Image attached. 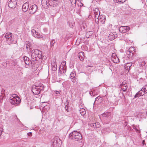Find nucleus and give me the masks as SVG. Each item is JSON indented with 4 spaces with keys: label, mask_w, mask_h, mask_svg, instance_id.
I'll use <instances>...</instances> for the list:
<instances>
[{
    "label": "nucleus",
    "mask_w": 147,
    "mask_h": 147,
    "mask_svg": "<svg viewBox=\"0 0 147 147\" xmlns=\"http://www.w3.org/2000/svg\"><path fill=\"white\" fill-rule=\"evenodd\" d=\"M55 40L53 39L50 42V46L51 48L54 46V44L55 43Z\"/></svg>",
    "instance_id": "e433bc0d"
},
{
    "label": "nucleus",
    "mask_w": 147,
    "mask_h": 147,
    "mask_svg": "<svg viewBox=\"0 0 147 147\" xmlns=\"http://www.w3.org/2000/svg\"><path fill=\"white\" fill-rule=\"evenodd\" d=\"M69 138L72 139L76 141H82V134L79 132L74 131L70 133L69 136Z\"/></svg>",
    "instance_id": "f257e3e1"
},
{
    "label": "nucleus",
    "mask_w": 147,
    "mask_h": 147,
    "mask_svg": "<svg viewBox=\"0 0 147 147\" xmlns=\"http://www.w3.org/2000/svg\"><path fill=\"white\" fill-rule=\"evenodd\" d=\"M14 119H16L17 120H18V119L17 118V116L16 115H15L13 116Z\"/></svg>",
    "instance_id": "8fccbe9b"
},
{
    "label": "nucleus",
    "mask_w": 147,
    "mask_h": 147,
    "mask_svg": "<svg viewBox=\"0 0 147 147\" xmlns=\"http://www.w3.org/2000/svg\"><path fill=\"white\" fill-rule=\"evenodd\" d=\"M60 92L59 91H54L53 92H55L56 94H60Z\"/></svg>",
    "instance_id": "a18cd8bd"
},
{
    "label": "nucleus",
    "mask_w": 147,
    "mask_h": 147,
    "mask_svg": "<svg viewBox=\"0 0 147 147\" xmlns=\"http://www.w3.org/2000/svg\"><path fill=\"white\" fill-rule=\"evenodd\" d=\"M1 99V97H0V99Z\"/></svg>",
    "instance_id": "69168bd1"
},
{
    "label": "nucleus",
    "mask_w": 147,
    "mask_h": 147,
    "mask_svg": "<svg viewBox=\"0 0 147 147\" xmlns=\"http://www.w3.org/2000/svg\"><path fill=\"white\" fill-rule=\"evenodd\" d=\"M65 66L66 65V61H65ZM65 70H66V69H65Z\"/></svg>",
    "instance_id": "6e6d98bb"
},
{
    "label": "nucleus",
    "mask_w": 147,
    "mask_h": 147,
    "mask_svg": "<svg viewBox=\"0 0 147 147\" xmlns=\"http://www.w3.org/2000/svg\"><path fill=\"white\" fill-rule=\"evenodd\" d=\"M27 135L29 136H32V133L31 132L28 133H27Z\"/></svg>",
    "instance_id": "3c124183"
},
{
    "label": "nucleus",
    "mask_w": 147,
    "mask_h": 147,
    "mask_svg": "<svg viewBox=\"0 0 147 147\" xmlns=\"http://www.w3.org/2000/svg\"><path fill=\"white\" fill-rule=\"evenodd\" d=\"M32 36L36 38H42V36L40 35L39 33L34 29H33L32 30Z\"/></svg>",
    "instance_id": "9d476101"
},
{
    "label": "nucleus",
    "mask_w": 147,
    "mask_h": 147,
    "mask_svg": "<svg viewBox=\"0 0 147 147\" xmlns=\"http://www.w3.org/2000/svg\"><path fill=\"white\" fill-rule=\"evenodd\" d=\"M130 29L129 26H121L119 27V32L122 33H124L128 31Z\"/></svg>",
    "instance_id": "6e6552de"
},
{
    "label": "nucleus",
    "mask_w": 147,
    "mask_h": 147,
    "mask_svg": "<svg viewBox=\"0 0 147 147\" xmlns=\"http://www.w3.org/2000/svg\"><path fill=\"white\" fill-rule=\"evenodd\" d=\"M112 61L114 63H118L119 61V60L117 56L115 55V53H113L111 57Z\"/></svg>",
    "instance_id": "ddd939ff"
},
{
    "label": "nucleus",
    "mask_w": 147,
    "mask_h": 147,
    "mask_svg": "<svg viewBox=\"0 0 147 147\" xmlns=\"http://www.w3.org/2000/svg\"><path fill=\"white\" fill-rule=\"evenodd\" d=\"M64 61H63L61 63L59 67V71L61 74H62L64 73V65H63Z\"/></svg>",
    "instance_id": "6ab92c4d"
},
{
    "label": "nucleus",
    "mask_w": 147,
    "mask_h": 147,
    "mask_svg": "<svg viewBox=\"0 0 147 147\" xmlns=\"http://www.w3.org/2000/svg\"><path fill=\"white\" fill-rule=\"evenodd\" d=\"M126 0H113L115 3H121L125 2Z\"/></svg>",
    "instance_id": "473e14b6"
},
{
    "label": "nucleus",
    "mask_w": 147,
    "mask_h": 147,
    "mask_svg": "<svg viewBox=\"0 0 147 147\" xmlns=\"http://www.w3.org/2000/svg\"><path fill=\"white\" fill-rule=\"evenodd\" d=\"M23 59L26 64L27 65H29L30 62L29 61V58L26 56H24L23 57Z\"/></svg>",
    "instance_id": "a878e982"
},
{
    "label": "nucleus",
    "mask_w": 147,
    "mask_h": 147,
    "mask_svg": "<svg viewBox=\"0 0 147 147\" xmlns=\"http://www.w3.org/2000/svg\"><path fill=\"white\" fill-rule=\"evenodd\" d=\"M62 141L57 136L55 137L51 141V147H60Z\"/></svg>",
    "instance_id": "39448f33"
},
{
    "label": "nucleus",
    "mask_w": 147,
    "mask_h": 147,
    "mask_svg": "<svg viewBox=\"0 0 147 147\" xmlns=\"http://www.w3.org/2000/svg\"><path fill=\"white\" fill-rule=\"evenodd\" d=\"M140 95L139 94L138 92H137L136 94L134 96V98H139V97L140 96Z\"/></svg>",
    "instance_id": "79ce46f5"
},
{
    "label": "nucleus",
    "mask_w": 147,
    "mask_h": 147,
    "mask_svg": "<svg viewBox=\"0 0 147 147\" xmlns=\"http://www.w3.org/2000/svg\"><path fill=\"white\" fill-rule=\"evenodd\" d=\"M67 24L70 28H73L74 27V22L73 21V20L71 19V20H67Z\"/></svg>",
    "instance_id": "4be33fe9"
},
{
    "label": "nucleus",
    "mask_w": 147,
    "mask_h": 147,
    "mask_svg": "<svg viewBox=\"0 0 147 147\" xmlns=\"http://www.w3.org/2000/svg\"><path fill=\"white\" fill-rule=\"evenodd\" d=\"M93 32L92 31H89L86 33V37L89 38L93 34Z\"/></svg>",
    "instance_id": "c756f323"
},
{
    "label": "nucleus",
    "mask_w": 147,
    "mask_h": 147,
    "mask_svg": "<svg viewBox=\"0 0 147 147\" xmlns=\"http://www.w3.org/2000/svg\"><path fill=\"white\" fill-rule=\"evenodd\" d=\"M132 127L133 128L135 129L136 132H137L138 133H140V130H139L136 127V126L135 125L133 124L132 125Z\"/></svg>",
    "instance_id": "f704fd0d"
},
{
    "label": "nucleus",
    "mask_w": 147,
    "mask_h": 147,
    "mask_svg": "<svg viewBox=\"0 0 147 147\" xmlns=\"http://www.w3.org/2000/svg\"><path fill=\"white\" fill-rule=\"evenodd\" d=\"M80 113L82 116H84V115L86 114V110L84 109H80Z\"/></svg>",
    "instance_id": "2f4dec72"
},
{
    "label": "nucleus",
    "mask_w": 147,
    "mask_h": 147,
    "mask_svg": "<svg viewBox=\"0 0 147 147\" xmlns=\"http://www.w3.org/2000/svg\"><path fill=\"white\" fill-rule=\"evenodd\" d=\"M95 123H91L89 124L90 126L93 128H95L96 127H95Z\"/></svg>",
    "instance_id": "c03bdc74"
},
{
    "label": "nucleus",
    "mask_w": 147,
    "mask_h": 147,
    "mask_svg": "<svg viewBox=\"0 0 147 147\" xmlns=\"http://www.w3.org/2000/svg\"><path fill=\"white\" fill-rule=\"evenodd\" d=\"M94 12L95 16V18H97L98 19V21L97 22H98V18H99L100 15V12L98 8H96L94 10Z\"/></svg>",
    "instance_id": "dca6fc26"
},
{
    "label": "nucleus",
    "mask_w": 147,
    "mask_h": 147,
    "mask_svg": "<svg viewBox=\"0 0 147 147\" xmlns=\"http://www.w3.org/2000/svg\"><path fill=\"white\" fill-rule=\"evenodd\" d=\"M71 79L72 81L73 82H76V78L75 77L73 78H71Z\"/></svg>",
    "instance_id": "de8ad7c7"
},
{
    "label": "nucleus",
    "mask_w": 147,
    "mask_h": 147,
    "mask_svg": "<svg viewBox=\"0 0 147 147\" xmlns=\"http://www.w3.org/2000/svg\"><path fill=\"white\" fill-rule=\"evenodd\" d=\"M78 56L80 60L82 61L84 60V59L86 58L83 52L81 51L78 54Z\"/></svg>",
    "instance_id": "4468645a"
},
{
    "label": "nucleus",
    "mask_w": 147,
    "mask_h": 147,
    "mask_svg": "<svg viewBox=\"0 0 147 147\" xmlns=\"http://www.w3.org/2000/svg\"><path fill=\"white\" fill-rule=\"evenodd\" d=\"M89 94L91 96H93L97 94L96 90L94 89L91 90L89 92Z\"/></svg>",
    "instance_id": "bb28decb"
},
{
    "label": "nucleus",
    "mask_w": 147,
    "mask_h": 147,
    "mask_svg": "<svg viewBox=\"0 0 147 147\" xmlns=\"http://www.w3.org/2000/svg\"><path fill=\"white\" fill-rule=\"evenodd\" d=\"M31 52V57L32 60L34 61L37 60L36 54L40 53V51L38 49H33L30 51Z\"/></svg>",
    "instance_id": "0eeeda50"
},
{
    "label": "nucleus",
    "mask_w": 147,
    "mask_h": 147,
    "mask_svg": "<svg viewBox=\"0 0 147 147\" xmlns=\"http://www.w3.org/2000/svg\"><path fill=\"white\" fill-rule=\"evenodd\" d=\"M125 85V86H127L126 82L123 81L122 83L120 84L119 87H123V86H124Z\"/></svg>",
    "instance_id": "ea45409f"
},
{
    "label": "nucleus",
    "mask_w": 147,
    "mask_h": 147,
    "mask_svg": "<svg viewBox=\"0 0 147 147\" xmlns=\"http://www.w3.org/2000/svg\"><path fill=\"white\" fill-rule=\"evenodd\" d=\"M128 87V86H125V85L124 86H123V87H120V91L122 90L123 92H125L127 90Z\"/></svg>",
    "instance_id": "c85d7f7f"
},
{
    "label": "nucleus",
    "mask_w": 147,
    "mask_h": 147,
    "mask_svg": "<svg viewBox=\"0 0 147 147\" xmlns=\"http://www.w3.org/2000/svg\"><path fill=\"white\" fill-rule=\"evenodd\" d=\"M134 50V48L131 47L127 51H126L125 58L127 60H130L134 59V54L133 51Z\"/></svg>",
    "instance_id": "20e7f679"
},
{
    "label": "nucleus",
    "mask_w": 147,
    "mask_h": 147,
    "mask_svg": "<svg viewBox=\"0 0 147 147\" xmlns=\"http://www.w3.org/2000/svg\"><path fill=\"white\" fill-rule=\"evenodd\" d=\"M106 97V95H105V96H104V98H105V97Z\"/></svg>",
    "instance_id": "bf43d9fd"
},
{
    "label": "nucleus",
    "mask_w": 147,
    "mask_h": 147,
    "mask_svg": "<svg viewBox=\"0 0 147 147\" xmlns=\"http://www.w3.org/2000/svg\"><path fill=\"white\" fill-rule=\"evenodd\" d=\"M138 92L141 96L144 95V93H145V92H144L142 88Z\"/></svg>",
    "instance_id": "4c0bfd02"
},
{
    "label": "nucleus",
    "mask_w": 147,
    "mask_h": 147,
    "mask_svg": "<svg viewBox=\"0 0 147 147\" xmlns=\"http://www.w3.org/2000/svg\"><path fill=\"white\" fill-rule=\"evenodd\" d=\"M29 8L28 3H25L22 6L23 11L25 12L27 11Z\"/></svg>",
    "instance_id": "aec40b11"
},
{
    "label": "nucleus",
    "mask_w": 147,
    "mask_h": 147,
    "mask_svg": "<svg viewBox=\"0 0 147 147\" xmlns=\"http://www.w3.org/2000/svg\"><path fill=\"white\" fill-rule=\"evenodd\" d=\"M44 88L43 84H40L38 86L33 85L31 91L35 95H38L40 93V91L43 90Z\"/></svg>",
    "instance_id": "7ed1b4c3"
},
{
    "label": "nucleus",
    "mask_w": 147,
    "mask_h": 147,
    "mask_svg": "<svg viewBox=\"0 0 147 147\" xmlns=\"http://www.w3.org/2000/svg\"><path fill=\"white\" fill-rule=\"evenodd\" d=\"M51 64L52 66H53L55 68V67H56L57 66V64L56 63V61L55 59H53L52 62L51 63Z\"/></svg>",
    "instance_id": "c9c22d12"
},
{
    "label": "nucleus",
    "mask_w": 147,
    "mask_h": 147,
    "mask_svg": "<svg viewBox=\"0 0 147 147\" xmlns=\"http://www.w3.org/2000/svg\"><path fill=\"white\" fill-rule=\"evenodd\" d=\"M26 49L27 51L29 53L31 51V44L28 41H27L26 42Z\"/></svg>",
    "instance_id": "f3484780"
},
{
    "label": "nucleus",
    "mask_w": 147,
    "mask_h": 147,
    "mask_svg": "<svg viewBox=\"0 0 147 147\" xmlns=\"http://www.w3.org/2000/svg\"><path fill=\"white\" fill-rule=\"evenodd\" d=\"M69 115V114H68L67 115Z\"/></svg>",
    "instance_id": "0e129e2a"
},
{
    "label": "nucleus",
    "mask_w": 147,
    "mask_h": 147,
    "mask_svg": "<svg viewBox=\"0 0 147 147\" xmlns=\"http://www.w3.org/2000/svg\"><path fill=\"white\" fill-rule=\"evenodd\" d=\"M122 97H121V98L123 100L124 99H125V96L124 94L123 93H122Z\"/></svg>",
    "instance_id": "49530a36"
},
{
    "label": "nucleus",
    "mask_w": 147,
    "mask_h": 147,
    "mask_svg": "<svg viewBox=\"0 0 147 147\" xmlns=\"http://www.w3.org/2000/svg\"><path fill=\"white\" fill-rule=\"evenodd\" d=\"M76 76V74H74V73H71L70 75V78H74Z\"/></svg>",
    "instance_id": "a19ab883"
},
{
    "label": "nucleus",
    "mask_w": 147,
    "mask_h": 147,
    "mask_svg": "<svg viewBox=\"0 0 147 147\" xmlns=\"http://www.w3.org/2000/svg\"><path fill=\"white\" fill-rule=\"evenodd\" d=\"M44 106V107H43V110H44L45 109V106H44V105H43ZM46 109H47V108H46Z\"/></svg>",
    "instance_id": "5fc2aeb1"
},
{
    "label": "nucleus",
    "mask_w": 147,
    "mask_h": 147,
    "mask_svg": "<svg viewBox=\"0 0 147 147\" xmlns=\"http://www.w3.org/2000/svg\"><path fill=\"white\" fill-rule=\"evenodd\" d=\"M62 84L63 85V83Z\"/></svg>",
    "instance_id": "e2e57ef3"
},
{
    "label": "nucleus",
    "mask_w": 147,
    "mask_h": 147,
    "mask_svg": "<svg viewBox=\"0 0 147 147\" xmlns=\"http://www.w3.org/2000/svg\"><path fill=\"white\" fill-rule=\"evenodd\" d=\"M17 0H11L8 3V5L10 8H15L16 5Z\"/></svg>",
    "instance_id": "9b49d317"
},
{
    "label": "nucleus",
    "mask_w": 147,
    "mask_h": 147,
    "mask_svg": "<svg viewBox=\"0 0 147 147\" xmlns=\"http://www.w3.org/2000/svg\"><path fill=\"white\" fill-rule=\"evenodd\" d=\"M20 99L16 94H13L9 99V101L12 105H17L19 103Z\"/></svg>",
    "instance_id": "f03ea898"
},
{
    "label": "nucleus",
    "mask_w": 147,
    "mask_h": 147,
    "mask_svg": "<svg viewBox=\"0 0 147 147\" xmlns=\"http://www.w3.org/2000/svg\"><path fill=\"white\" fill-rule=\"evenodd\" d=\"M67 101L66 102H67V103H68V102H67Z\"/></svg>",
    "instance_id": "052dcab7"
},
{
    "label": "nucleus",
    "mask_w": 147,
    "mask_h": 147,
    "mask_svg": "<svg viewBox=\"0 0 147 147\" xmlns=\"http://www.w3.org/2000/svg\"><path fill=\"white\" fill-rule=\"evenodd\" d=\"M102 117L106 118H107L111 115L110 112L104 113L102 114Z\"/></svg>",
    "instance_id": "7c9ffc66"
},
{
    "label": "nucleus",
    "mask_w": 147,
    "mask_h": 147,
    "mask_svg": "<svg viewBox=\"0 0 147 147\" xmlns=\"http://www.w3.org/2000/svg\"><path fill=\"white\" fill-rule=\"evenodd\" d=\"M147 65V63L144 61H143L139 63V66L142 68V67H145Z\"/></svg>",
    "instance_id": "412c9836"
},
{
    "label": "nucleus",
    "mask_w": 147,
    "mask_h": 147,
    "mask_svg": "<svg viewBox=\"0 0 147 147\" xmlns=\"http://www.w3.org/2000/svg\"><path fill=\"white\" fill-rule=\"evenodd\" d=\"M115 137H117L116 135Z\"/></svg>",
    "instance_id": "338daca9"
},
{
    "label": "nucleus",
    "mask_w": 147,
    "mask_h": 147,
    "mask_svg": "<svg viewBox=\"0 0 147 147\" xmlns=\"http://www.w3.org/2000/svg\"><path fill=\"white\" fill-rule=\"evenodd\" d=\"M102 99H103V98L101 97H100V96H98L97 97H96L95 99V101L93 104V105H94L93 107L94 108V104H95V103L97 101L99 103L102 100Z\"/></svg>",
    "instance_id": "393cba45"
},
{
    "label": "nucleus",
    "mask_w": 147,
    "mask_h": 147,
    "mask_svg": "<svg viewBox=\"0 0 147 147\" xmlns=\"http://www.w3.org/2000/svg\"><path fill=\"white\" fill-rule=\"evenodd\" d=\"M142 144H143V145H145L146 144L145 143V140H143L142 141Z\"/></svg>",
    "instance_id": "603ef678"
},
{
    "label": "nucleus",
    "mask_w": 147,
    "mask_h": 147,
    "mask_svg": "<svg viewBox=\"0 0 147 147\" xmlns=\"http://www.w3.org/2000/svg\"><path fill=\"white\" fill-rule=\"evenodd\" d=\"M98 20L99 19L100 21L102 24H104L105 23V21L106 20V17L105 15H101L99 18H98Z\"/></svg>",
    "instance_id": "a211bd4d"
},
{
    "label": "nucleus",
    "mask_w": 147,
    "mask_h": 147,
    "mask_svg": "<svg viewBox=\"0 0 147 147\" xmlns=\"http://www.w3.org/2000/svg\"><path fill=\"white\" fill-rule=\"evenodd\" d=\"M128 129L130 131H133V129L130 127H129V128Z\"/></svg>",
    "instance_id": "09e8293b"
},
{
    "label": "nucleus",
    "mask_w": 147,
    "mask_h": 147,
    "mask_svg": "<svg viewBox=\"0 0 147 147\" xmlns=\"http://www.w3.org/2000/svg\"><path fill=\"white\" fill-rule=\"evenodd\" d=\"M132 63H127L124 66L125 69L126 70L129 71L130 68V67L132 66Z\"/></svg>",
    "instance_id": "5701e85b"
},
{
    "label": "nucleus",
    "mask_w": 147,
    "mask_h": 147,
    "mask_svg": "<svg viewBox=\"0 0 147 147\" xmlns=\"http://www.w3.org/2000/svg\"><path fill=\"white\" fill-rule=\"evenodd\" d=\"M95 123V127L96 128H99L100 127V125L99 122H96Z\"/></svg>",
    "instance_id": "37998d69"
},
{
    "label": "nucleus",
    "mask_w": 147,
    "mask_h": 147,
    "mask_svg": "<svg viewBox=\"0 0 147 147\" xmlns=\"http://www.w3.org/2000/svg\"><path fill=\"white\" fill-rule=\"evenodd\" d=\"M71 3V6L69 9V11L73 10L75 8L76 5V0H69Z\"/></svg>",
    "instance_id": "2eb2a0df"
},
{
    "label": "nucleus",
    "mask_w": 147,
    "mask_h": 147,
    "mask_svg": "<svg viewBox=\"0 0 147 147\" xmlns=\"http://www.w3.org/2000/svg\"><path fill=\"white\" fill-rule=\"evenodd\" d=\"M37 6L36 5L31 6L29 9V13L30 14H33L35 13L37 9Z\"/></svg>",
    "instance_id": "f8f14e48"
},
{
    "label": "nucleus",
    "mask_w": 147,
    "mask_h": 147,
    "mask_svg": "<svg viewBox=\"0 0 147 147\" xmlns=\"http://www.w3.org/2000/svg\"><path fill=\"white\" fill-rule=\"evenodd\" d=\"M67 102H66V104H67L65 106V112L66 111L67 112L70 113L71 111V108L70 107L69 105L67 103Z\"/></svg>",
    "instance_id": "b1692460"
},
{
    "label": "nucleus",
    "mask_w": 147,
    "mask_h": 147,
    "mask_svg": "<svg viewBox=\"0 0 147 147\" xmlns=\"http://www.w3.org/2000/svg\"><path fill=\"white\" fill-rule=\"evenodd\" d=\"M69 85L67 87V88H66L67 90V89H68L69 88Z\"/></svg>",
    "instance_id": "4d7b16f0"
},
{
    "label": "nucleus",
    "mask_w": 147,
    "mask_h": 147,
    "mask_svg": "<svg viewBox=\"0 0 147 147\" xmlns=\"http://www.w3.org/2000/svg\"><path fill=\"white\" fill-rule=\"evenodd\" d=\"M142 89L144 92H145L146 93H147V85L144 86L142 88Z\"/></svg>",
    "instance_id": "58836bf2"
},
{
    "label": "nucleus",
    "mask_w": 147,
    "mask_h": 147,
    "mask_svg": "<svg viewBox=\"0 0 147 147\" xmlns=\"http://www.w3.org/2000/svg\"><path fill=\"white\" fill-rule=\"evenodd\" d=\"M36 55L37 60V58H38L39 59L42 58V52L40 51L39 53H38V54H37Z\"/></svg>",
    "instance_id": "72a5a7b5"
},
{
    "label": "nucleus",
    "mask_w": 147,
    "mask_h": 147,
    "mask_svg": "<svg viewBox=\"0 0 147 147\" xmlns=\"http://www.w3.org/2000/svg\"><path fill=\"white\" fill-rule=\"evenodd\" d=\"M88 66L89 67H92L93 66H91V65H89Z\"/></svg>",
    "instance_id": "13d9d810"
},
{
    "label": "nucleus",
    "mask_w": 147,
    "mask_h": 147,
    "mask_svg": "<svg viewBox=\"0 0 147 147\" xmlns=\"http://www.w3.org/2000/svg\"><path fill=\"white\" fill-rule=\"evenodd\" d=\"M116 37L113 34V33H111L109 36V40H113L115 39Z\"/></svg>",
    "instance_id": "cd10ccee"
},
{
    "label": "nucleus",
    "mask_w": 147,
    "mask_h": 147,
    "mask_svg": "<svg viewBox=\"0 0 147 147\" xmlns=\"http://www.w3.org/2000/svg\"><path fill=\"white\" fill-rule=\"evenodd\" d=\"M12 34L11 33H7L5 34V36L6 37L7 41L9 45L11 44L13 41V39L11 38Z\"/></svg>",
    "instance_id": "1a4fd4ad"
},
{
    "label": "nucleus",
    "mask_w": 147,
    "mask_h": 147,
    "mask_svg": "<svg viewBox=\"0 0 147 147\" xmlns=\"http://www.w3.org/2000/svg\"><path fill=\"white\" fill-rule=\"evenodd\" d=\"M46 104L45 105L47 107V110H49V108L48 107H47V104H48V103H46Z\"/></svg>",
    "instance_id": "864d4df0"
},
{
    "label": "nucleus",
    "mask_w": 147,
    "mask_h": 147,
    "mask_svg": "<svg viewBox=\"0 0 147 147\" xmlns=\"http://www.w3.org/2000/svg\"><path fill=\"white\" fill-rule=\"evenodd\" d=\"M43 103H45V102H43Z\"/></svg>",
    "instance_id": "680f3d73"
},
{
    "label": "nucleus",
    "mask_w": 147,
    "mask_h": 147,
    "mask_svg": "<svg viewBox=\"0 0 147 147\" xmlns=\"http://www.w3.org/2000/svg\"><path fill=\"white\" fill-rule=\"evenodd\" d=\"M55 4V2L51 0H42V6L45 8H47L49 5L50 6Z\"/></svg>",
    "instance_id": "423d86ee"
}]
</instances>
